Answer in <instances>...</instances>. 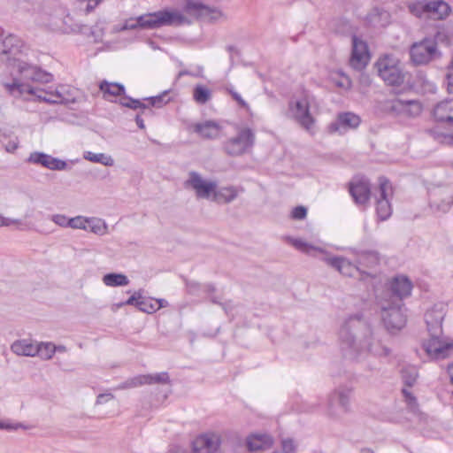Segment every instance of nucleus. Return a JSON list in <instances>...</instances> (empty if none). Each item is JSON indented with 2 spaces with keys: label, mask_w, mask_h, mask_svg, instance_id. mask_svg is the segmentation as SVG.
Returning <instances> with one entry per match:
<instances>
[{
  "label": "nucleus",
  "mask_w": 453,
  "mask_h": 453,
  "mask_svg": "<svg viewBox=\"0 0 453 453\" xmlns=\"http://www.w3.org/2000/svg\"><path fill=\"white\" fill-rule=\"evenodd\" d=\"M26 44L18 35L5 31L0 27V61L10 67L12 81L4 84L6 91L14 97L31 99L50 104H64L65 99L56 90L49 92L39 88L35 84L50 83L53 74L42 67L22 59Z\"/></svg>",
  "instance_id": "obj_1"
},
{
  "label": "nucleus",
  "mask_w": 453,
  "mask_h": 453,
  "mask_svg": "<svg viewBox=\"0 0 453 453\" xmlns=\"http://www.w3.org/2000/svg\"><path fill=\"white\" fill-rule=\"evenodd\" d=\"M341 349L345 358L357 360L362 354L386 357L391 353L380 334L374 331L363 314L349 316L339 332Z\"/></svg>",
  "instance_id": "obj_2"
},
{
  "label": "nucleus",
  "mask_w": 453,
  "mask_h": 453,
  "mask_svg": "<svg viewBox=\"0 0 453 453\" xmlns=\"http://www.w3.org/2000/svg\"><path fill=\"white\" fill-rule=\"evenodd\" d=\"M447 306L443 303H435L425 313V322L430 338L423 342V349L433 359H444L453 351V340L442 337V322L446 316Z\"/></svg>",
  "instance_id": "obj_3"
},
{
  "label": "nucleus",
  "mask_w": 453,
  "mask_h": 453,
  "mask_svg": "<svg viewBox=\"0 0 453 453\" xmlns=\"http://www.w3.org/2000/svg\"><path fill=\"white\" fill-rule=\"evenodd\" d=\"M433 126L425 128L424 133L434 142L449 144L453 142V99H443L430 109Z\"/></svg>",
  "instance_id": "obj_4"
},
{
  "label": "nucleus",
  "mask_w": 453,
  "mask_h": 453,
  "mask_svg": "<svg viewBox=\"0 0 453 453\" xmlns=\"http://www.w3.org/2000/svg\"><path fill=\"white\" fill-rule=\"evenodd\" d=\"M378 304L382 311L383 324L390 334H395L406 326L407 315L403 303L378 297Z\"/></svg>",
  "instance_id": "obj_5"
},
{
  "label": "nucleus",
  "mask_w": 453,
  "mask_h": 453,
  "mask_svg": "<svg viewBox=\"0 0 453 453\" xmlns=\"http://www.w3.org/2000/svg\"><path fill=\"white\" fill-rule=\"evenodd\" d=\"M236 135L222 142V150L229 157H241L251 152L256 143L255 131L248 127H237Z\"/></svg>",
  "instance_id": "obj_6"
},
{
  "label": "nucleus",
  "mask_w": 453,
  "mask_h": 453,
  "mask_svg": "<svg viewBox=\"0 0 453 453\" xmlns=\"http://www.w3.org/2000/svg\"><path fill=\"white\" fill-rule=\"evenodd\" d=\"M376 67L379 76L389 86H400L403 83L405 75L400 61L390 55H385L378 59Z\"/></svg>",
  "instance_id": "obj_7"
},
{
  "label": "nucleus",
  "mask_w": 453,
  "mask_h": 453,
  "mask_svg": "<svg viewBox=\"0 0 453 453\" xmlns=\"http://www.w3.org/2000/svg\"><path fill=\"white\" fill-rule=\"evenodd\" d=\"M288 115L303 128L310 132L314 124L315 119L310 111V103L306 97L298 100H290L288 108Z\"/></svg>",
  "instance_id": "obj_8"
},
{
  "label": "nucleus",
  "mask_w": 453,
  "mask_h": 453,
  "mask_svg": "<svg viewBox=\"0 0 453 453\" xmlns=\"http://www.w3.org/2000/svg\"><path fill=\"white\" fill-rule=\"evenodd\" d=\"M393 195V188L390 181L384 176L379 178V189L376 198V214L380 221L387 220L392 214L390 197Z\"/></svg>",
  "instance_id": "obj_9"
},
{
  "label": "nucleus",
  "mask_w": 453,
  "mask_h": 453,
  "mask_svg": "<svg viewBox=\"0 0 453 453\" xmlns=\"http://www.w3.org/2000/svg\"><path fill=\"white\" fill-rule=\"evenodd\" d=\"M438 54L435 40L427 37L418 42L413 43L410 49L411 59L417 65L428 64L434 59Z\"/></svg>",
  "instance_id": "obj_10"
},
{
  "label": "nucleus",
  "mask_w": 453,
  "mask_h": 453,
  "mask_svg": "<svg viewBox=\"0 0 453 453\" xmlns=\"http://www.w3.org/2000/svg\"><path fill=\"white\" fill-rule=\"evenodd\" d=\"M412 288V283L409 278L397 275L388 281L387 289L381 297L388 298L389 301L403 303L404 298L411 296Z\"/></svg>",
  "instance_id": "obj_11"
},
{
  "label": "nucleus",
  "mask_w": 453,
  "mask_h": 453,
  "mask_svg": "<svg viewBox=\"0 0 453 453\" xmlns=\"http://www.w3.org/2000/svg\"><path fill=\"white\" fill-rule=\"evenodd\" d=\"M323 261L328 265L336 269L340 273L348 277H355L359 275L361 279L365 276H372L371 272L363 270L359 267L357 263H352L349 259L340 256L329 257L326 256L323 258Z\"/></svg>",
  "instance_id": "obj_12"
},
{
  "label": "nucleus",
  "mask_w": 453,
  "mask_h": 453,
  "mask_svg": "<svg viewBox=\"0 0 453 453\" xmlns=\"http://www.w3.org/2000/svg\"><path fill=\"white\" fill-rule=\"evenodd\" d=\"M361 119L358 115L351 111L339 112L334 121L331 122L326 129L330 134H338L342 135L349 130L359 127Z\"/></svg>",
  "instance_id": "obj_13"
},
{
  "label": "nucleus",
  "mask_w": 453,
  "mask_h": 453,
  "mask_svg": "<svg viewBox=\"0 0 453 453\" xmlns=\"http://www.w3.org/2000/svg\"><path fill=\"white\" fill-rule=\"evenodd\" d=\"M153 29L165 26L179 27L184 24H190V21L177 10H160L151 12Z\"/></svg>",
  "instance_id": "obj_14"
},
{
  "label": "nucleus",
  "mask_w": 453,
  "mask_h": 453,
  "mask_svg": "<svg viewBox=\"0 0 453 453\" xmlns=\"http://www.w3.org/2000/svg\"><path fill=\"white\" fill-rule=\"evenodd\" d=\"M185 188H192L196 191L197 198H210L211 195H215L217 184L214 181H205L201 175L191 171L188 173V179L184 182Z\"/></svg>",
  "instance_id": "obj_15"
},
{
  "label": "nucleus",
  "mask_w": 453,
  "mask_h": 453,
  "mask_svg": "<svg viewBox=\"0 0 453 453\" xmlns=\"http://www.w3.org/2000/svg\"><path fill=\"white\" fill-rule=\"evenodd\" d=\"M370 60V53L367 43L357 36L352 35V50L349 59L350 65L360 70L367 65Z\"/></svg>",
  "instance_id": "obj_16"
},
{
  "label": "nucleus",
  "mask_w": 453,
  "mask_h": 453,
  "mask_svg": "<svg viewBox=\"0 0 453 453\" xmlns=\"http://www.w3.org/2000/svg\"><path fill=\"white\" fill-rule=\"evenodd\" d=\"M351 389L338 388L330 394L327 403V411L331 416H337L336 408L346 413L349 411V398Z\"/></svg>",
  "instance_id": "obj_17"
},
{
  "label": "nucleus",
  "mask_w": 453,
  "mask_h": 453,
  "mask_svg": "<svg viewBox=\"0 0 453 453\" xmlns=\"http://www.w3.org/2000/svg\"><path fill=\"white\" fill-rule=\"evenodd\" d=\"M349 192L355 203L365 205L371 197V184L365 178H358L349 182Z\"/></svg>",
  "instance_id": "obj_18"
},
{
  "label": "nucleus",
  "mask_w": 453,
  "mask_h": 453,
  "mask_svg": "<svg viewBox=\"0 0 453 453\" xmlns=\"http://www.w3.org/2000/svg\"><path fill=\"white\" fill-rule=\"evenodd\" d=\"M219 445L220 438L218 434H200L192 442V453H215Z\"/></svg>",
  "instance_id": "obj_19"
},
{
  "label": "nucleus",
  "mask_w": 453,
  "mask_h": 453,
  "mask_svg": "<svg viewBox=\"0 0 453 453\" xmlns=\"http://www.w3.org/2000/svg\"><path fill=\"white\" fill-rule=\"evenodd\" d=\"M170 377L167 372H162L155 374L138 375L127 380L120 386V388H135L142 385L151 384H168Z\"/></svg>",
  "instance_id": "obj_20"
},
{
  "label": "nucleus",
  "mask_w": 453,
  "mask_h": 453,
  "mask_svg": "<svg viewBox=\"0 0 453 453\" xmlns=\"http://www.w3.org/2000/svg\"><path fill=\"white\" fill-rule=\"evenodd\" d=\"M27 161L53 171H62L67 167L65 161L39 151L30 153Z\"/></svg>",
  "instance_id": "obj_21"
},
{
  "label": "nucleus",
  "mask_w": 453,
  "mask_h": 453,
  "mask_svg": "<svg viewBox=\"0 0 453 453\" xmlns=\"http://www.w3.org/2000/svg\"><path fill=\"white\" fill-rule=\"evenodd\" d=\"M402 99L392 98L380 100L376 103L375 111L382 116L400 117Z\"/></svg>",
  "instance_id": "obj_22"
},
{
  "label": "nucleus",
  "mask_w": 453,
  "mask_h": 453,
  "mask_svg": "<svg viewBox=\"0 0 453 453\" xmlns=\"http://www.w3.org/2000/svg\"><path fill=\"white\" fill-rule=\"evenodd\" d=\"M183 12L194 18L203 19L209 17L211 13H215L218 11L202 3L187 0L183 6Z\"/></svg>",
  "instance_id": "obj_23"
},
{
  "label": "nucleus",
  "mask_w": 453,
  "mask_h": 453,
  "mask_svg": "<svg viewBox=\"0 0 453 453\" xmlns=\"http://www.w3.org/2000/svg\"><path fill=\"white\" fill-rule=\"evenodd\" d=\"M221 127L214 120H206L194 125V132L204 139L213 140L218 138Z\"/></svg>",
  "instance_id": "obj_24"
},
{
  "label": "nucleus",
  "mask_w": 453,
  "mask_h": 453,
  "mask_svg": "<svg viewBox=\"0 0 453 453\" xmlns=\"http://www.w3.org/2000/svg\"><path fill=\"white\" fill-rule=\"evenodd\" d=\"M356 263L363 270L372 269L380 264V254L375 250L356 252Z\"/></svg>",
  "instance_id": "obj_25"
},
{
  "label": "nucleus",
  "mask_w": 453,
  "mask_h": 453,
  "mask_svg": "<svg viewBox=\"0 0 453 453\" xmlns=\"http://www.w3.org/2000/svg\"><path fill=\"white\" fill-rule=\"evenodd\" d=\"M273 440L271 435L251 434L247 438V447L250 452L269 449L273 445Z\"/></svg>",
  "instance_id": "obj_26"
},
{
  "label": "nucleus",
  "mask_w": 453,
  "mask_h": 453,
  "mask_svg": "<svg viewBox=\"0 0 453 453\" xmlns=\"http://www.w3.org/2000/svg\"><path fill=\"white\" fill-rule=\"evenodd\" d=\"M451 9L450 6L442 0H429V9L427 19L441 20L446 19Z\"/></svg>",
  "instance_id": "obj_27"
},
{
  "label": "nucleus",
  "mask_w": 453,
  "mask_h": 453,
  "mask_svg": "<svg viewBox=\"0 0 453 453\" xmlns=\"http://www.w3.org/2000/svg\"><path fill=\"white\" fill-rule=\"evenodd\" d=\"M138 28L153 29L151 12L125 20L121 30H134Z\"/></svg>",
  "instance_id": "obj_28"
},
{
  "label": "nucleus",
  "mask_w": 453,
  "mask_h": 453,
  "mask_svg": "<svg viewBox=\"0 0 453 453\" xmlns=\"http://www.w3.org/2000/svg\"><path fill=\"white\" fill-rule=\"evenodd\" d=\"M11 350L18 356L35 357L38 352L37 344L30 340H17L11 345Z\"/></svg>",
  "instance_id": "obj_29"
},
{
  "label": "nucleus",
  "mask_w": 453,
  "mask_h": 453,
  "mask_svg": "<svg viewBox=\"0 0 453 453\" xmlns=\"http://www.w3.org/2000/svg\"><path fill=\"white\" fill-rule=\"evenodd\" d=\"M99 88L103 92V97L105 100H110L111 96H118L125 94V87L119 83L104 81L100 83Z\"/></svg>",
  "instance_id": "obj_30"
},
{
  "label": "nucleus",
  "mask_w": 453,
  "mask_h": 453,
  "mask_svg": "<svg viewBox=\"0 0 453 453\" xmlns=\"http://www.w3.org/2000/svg\"><path fill=\"white\" fill-rule=\"evenodd\" d=\"M408 11L417 18H427L429 0H415L407 4Z\"/></svg>",
  "instance_id": "obj_31"
},
{
  "label": "nucleus",
  "mask_w": 453,
  "mask_h": 453,
  "mask_svg": "<svg viewBox=\"0 0 453 453\" xmlns=\"http://www.w3.org/2000/svg\"><path fill=\"white\" fill-rule=\"evenodd\" d=\"M423 107L418 100H402L401 116L415 118L420 115Z\"/></svg>",
  "instance_id": "obj_32"
},
{
  "label": "nucleus",
  "mask_w": 453,
  "mask_h": 453,
  "mask_svg": "<svg viewBox=\"0 0 453 453\" xmlns=\"http://www.w3.org/2000/svg\"><path fill=\"white\" fill-rule=\"evenodd\" d=\"M237 196L238 191L235 187H224L218 190H215L213 200L219 203H229L232 201H234L237 197Z\"/></svg>",
  "instance_id": "obj_33"
},
{
  "label": "nucleus",
  "mask_w": 453,
  "mask_h": 453,
  "mask_svg": "<svg viewBox=\"0 0 453 453\" xmlns=\"http://www.w3.org/2000/svg\"><path fill=\"white\" fill-rule=\"evenodd\" d=\"M369 21L374 27H386L390 22V14L388 12L375 8L369 14Z\"/></svg>",
  "instance_id": "obj_34"
},
{
  "label": "nucleus",
  "mask_w": 453,
  "mask_h": 453,
  "mask_svg": "<svg viewBox=\"0 0 453 453\" xmlns=\"http://www.w3.org/2000/svg\"><path fill=\"white\" fill-rule=\"evenodd\" d=\"M172 93L171 89H167L163 91L161 94L144 98V101H147V104L150 107H156V108H162L163 106L166 105L169 102L173 100V98L170 96V94Z\"/></svg>",
  "instance_id": "obj_35"
},
{
  "label": "nucleus",
  "mask_w": 453,
  "mask_h": 453,
  "mask_svg": "<svg viewBox=\"0 0 453 453\" xmlns=\"http://www.w3.org/2000/svg\"><path fill=\"white\" fill-rule=\"evenodd\" d=\"M103 282L108 287H122L127 286L129 280L125 274L111 273L104 275Z\"/></svg>",
  "instance_id": "obj_36"
},
{
  "label": "nucleus",
  "mask_w": 453,
  "mask_h": 453,
  "mask_svg": "<svg viewBox=\"0 0 453 453\" xmlns=\"http://www.w3.org/2000/svg\"><path fill=\"white\" fill-rule=\"evenodd\" d=\"M83 157L93 163H100L105 166H112L114 160L111 156L104 153H94L91 151H85Z\"/></svg>",
  "instance_id": "obj_37"
},
{
  "label": "nucleus",
  "mask_w": 453,
  "mask_h": 453,
  "mask_svg": "<svg viewBox=\"0 0 453 453\" xmlns=\"http://www.w3.org/2000/svg\"><path fill=\"white\" fill-rule=\"evenodd\" d=\"M88 231H90L98 235H104L107 233V224L105 221L99 218H88Z\"/></svg>",
  "instance_id": "obj_38"
},
{
  "label": "nucleus",
  "mask_w": 453,
  "mask_h": 453,
  "mask_svg": "<svg viewBox=\"0 0 453 453\" xmlns=\"http://www.w3.org/2000/svg\"><path fill=\"white\" fill-rule=\"evenodd\" d=\"M402 394L404 397V402L406 403L408 411L415 415L419 414L420 410L417 397L407 388H403Z\"/></svg>",
  "instance_id": "obj_39"
},
{
  "label": "nucleus",
  "mask_w": 453,
  "mask_h": 453,
  "mask_svg": "<svg viewBox=\"0 0 453 453\" xmlns=\"http://www.w3.org/2000/svg\"><path fill=\"white\" fill-rule=\"evenodd\" d=\"M193 97L197 104H204L211 99V92L203 85H196L194 88Z\"/></svg>",
  "instance_id": "obj_40"
},
{
  "label": "nucleus",
  "mask_w": 453,
  "mask_h": 453,
  "mask_svg": "<svg viewBox=\"0 0 453 453\" xmlns=\"http://www.w3.org/2000/svg\"><path fill=\"white\" fill-rule=\"evenodd\" d=\"M137 309L142 312L151 314L157 311L156 306V299L151 297H144L141 295L137 303Z\"/></svg>",
  "instance_id": "obj_41"
},
{
  "label": "nucleus",
  "mask_w": 453,
  "mask_h": 453,
  "mask_svg": "<svg viewBox=\"0 0 453 453\" xmlns=\"http://www.w3.org/2000/svg\"><path fill=\"white\" fill-rule=\"evenodd\" d=\"M37 347L38 352L36 353V355H38L41 358L44 360L50 359L56 352V345H54L51 342H42L40 344H37Z\"/></svg>",
  "instance_id": "obj_42"
},
{
  "label": "nucleus",
  "mask_w": 453,
  "mask_h": 453,
  "mask_svg": "<svg viewBox=\"0 0 453 453\" xmlns=\"http://www.w3.org/2000/svg\"><path fill=\"white\" fill-rule=\"evenodd\" d=\"M402 379L405 386L412 387L418 379V372L413 367H407L402 370Z\"/></svg>",
  "instance_id": "obj_43"
},
{
  "label": "nucleus",
  "mask_w": 453,
  "mask_h": 453,
  "mask_svg": "<svg viewBox=\"0 0 453 453\" xmlns=\"http://www.w3.org/2000/svg\"><path fill=\"white\" fill-rule=\"evenodd\" d=\"M88 218L83 216H76L70 218L69 227L73 229H81L88 231Z\"/></svg>",
  "instance_id": "obj_44"
},
{
  "label": "nucleus",
  "mask_w": 453,
  "mask_h": 453,
  "mask_svg": "<svg viewBox=\"0 0 453 453\" xmlns=\"http://www.w3.org/2000/svg\"><path fill=\"white\" fill-rule=\"evenodd\" d=\"M292 244L294 245L295 248L305 253H310L311 250H318L321 253L325 252L322 249L315 248L299 239L293 240Z\"/></svg>",
  "instance_id": "obj_45"
},
{
  "label": "nucleus",
  "mask_w": 453,
  "mask_h": 453,
  "mask_svg": "<svg viewBox=\"0 0 453 453\" xmlns=\"http://www.w3.org/2000/svg\"><path fill=\"white\" fill-rule=\"evenodd\" d=\"M51 220L59 226L69 227L70 219L64 214H54Z\"/></svg>",
  "instance_id": "obj_46"
},
{
  "label": "nucleus",
  "mask_w": 453,
  "mask_h": 453,
  "mask_svg": "<svg viewBox=\"0 0 453 453\" xmlns=\"http://www.w3.org/2000/svg\"><path fill=\"white\" fill-rule=\"evenodd\" d=\"M124 107H127L133 110H145L149 108V105L147 104V101H144V99L141 101L139 99L133 98L130 104L124 103Z\"/></svg>",
  "instance_id": "obj_47"
},
{
  "label": "nucleus",
  "mask_w": 453,
  "mask_h": 453,
  "mask_svg": "<svg viewBox=\"0 0 453 453\" xmlns=\"http://www.w3.org/2000/svg\"><path fill=\"white\" fill-rule=\"evenodd\" d=\"M350 30H351V26H350V23L349 22V20H347L345 19H339L337 20L336 31L338 33L346 34V33H349Z\"/></svg>",
  "instance_id": "obj_48"
},
{
  "label": "nucleus",
  "mask_w": 453,
  "mask_h": 453,
  "mask_svg": "<svg viewBox=\"0 0 453 453\" xmlns=\"http://www.w3.org/2000/svg\"><path fill=\"white\" fill-rule=\"evenodd\" d=\"M226 91L231 95L232 98L236 101V103L239 104L242 108H248V104L245 100L242 99L241 95L237 93L233 88H227Z\"/></svg>",
  "instance_id": "obj_49"
},
{
  "label": "nucleus",
  "mask_w": 453,
  "mask_h": 453,
  "mask_svg": "<svg viewBox=\"0 0 453 453\" xmlns=\"http://www.w3.org/2000/svg\"><path fill=\"white\" fill-rule=\"evenodd\" d=\"M142 290L134 292L133 296H131L127 301L121 302L117 304L118 307H122L124 305H134L137 308L138 301L140 300Z\"/></svg>",
  "instance_id": "obj_50"
},
{
  "label": "nucleus",
  "mask_w": 453,
  "mask_h": 453,
  "mask_svg": "<svg viewBox=\"0 0 453 453\" xmlns=\"http://www.w3.org/2000/svg\"><path fill=\"white\" fill-rule=\"evenodd\" d=\"M307 215V209L304 206L299 205L293 209L291 217L294 219H303Z\"/></svg>",
  "instance_id": "obj_51"
},
{
  "label": "nucleus",
  "mask_w": 453,
  "mask_h": 453,
  "mask_svg": "<svg viewBox=\"0 0 453 453\" xmlns=\"http://www.w3.org/2000/svg\"><path fill=\"white\" fill-rule=\"evenodd\" d=\"M19 428H25V426L21 423L12 424L5 420H0V430L13 431Z\"/></svg>",
  "instance_id": "obj_52"
},
{
  "label": "nucleus",
  "mask_w": 453,
  "mask_h": 453,
  "mask_svg": "<svg viewBox=\"0 0 453 453\" xmlns=\"http://www.w3.org/2000/svg\"><path fill=\"white\" fill-rule=\"evenodd\" d=\"M203 285V284H201L195 280H190L186 283L187 289H188V293L191 295H196L199 291H202Z\"/></svg>",
  "instance_id": "obj_53"
},
{
  "label": "nucleus",
  "mask_w": 453,
  "mask_h": 453,
  "mask_svg": "<svg viewBox=\"0 0 453 453\" xmlns=\"http://www.w3.org/2000/svg\"><path fill=\"white\" fill-rule=\"evenodd\" d=\"M282 451L284 453H294L296 450V445L294 441L291 439H284L281 441Z\"/></svg>",
  "instance_id": "obj_54"
},
{
  "label": "nucleus",
  "mask_w": 453,
  "mask_h": 453,
  "mask_svg": "<svg viewBox=\"0 0 453 453\" xmlns=\"http://www.w3.org/2000/svg\"><path fill=\"white\" fill-rule=\"evenodd\" d=\"M445 86L449 94H453V73H449L445 78Z\"/></svg>",
  "instance_id": "obj_55"
},
{
  "label": "nucleus",
  "mask_w": 453,
  "mask_h": 453,
  "mask_svg": "<svg viewBox=\"0 0 453 453\" xmlns=\"http://www.w3.org/2000/svg\"><path fill=\"white\" fill-rule=\"evenodd\" d=\"M112 398H113V395L111 394H100L96 398V403L102 404Z\"/></svg>",
  "instance_id": "obj_56"
},
{
  "label": "nucleus",
  "mask_w": 453,
  "mask_h": 453,
  "mask_svg": "<svg viewBox=\"0 0 453 453\" xmlns=\"http://www.w3.org/2000/svg\"><path fill=\"white\" fill-rule=\"evenodd\" d=\"M19 220L17 219H9V218H4V217H0V226H11L12 224H16L18 223Z\"/></svg>",
  "instance_id": "obj_57"
},
{
  "label": "nucleus",
  "mask_w": 453,
  "mask_h": 453,
  "mask_svg": "<svg viewBox=\"0 0 453 453\" xmlns=\"http://www.w3.org/2000/svg\"><path fill=\"white\" fill-rule=\"evenodd\" d=\"M216 288L213 284L211 283H206L203 285L202 291L207 294H211L215 292Z\"/></svg>",
  "instance_id": "obj_58"
},
{
  "label": "nucleus",
  "mask_w": 453,
  "mask_h": 453,
  "mask_svg": "<svg viewBox=\"0 0 453 453\" xmlns=\"http://www.w3.org/2000/svg\"><path fill=\"white\" fill-rule=\"evenodd\" d=\"M6 150L8 152H13L18 149V142L17 141H12L9 142V143L5 147Z\"/></svg>",
  "instance_id": "obj_59"
},
{
  "label": "nucleus",
  "mask_w": 453,
  "mask_h": 453,
  "mask_svg": "<svg viewBox=\"0 0 453 453\" xmlns=\"http://www.w3.org/2000/svg\"><path fill=\"white\" fill-rule=\"evenodd\" d=\"M134 120H135V123L137 125V127L140 128V129H144L145 128V125H144V121L141 116V114H136L135 118H134Z\"/></svg>",
  "instance_id": "obj_60"
},
{
  "label": "nucleus",
  "mask_w": 453,
  "mask_h": 453,
  "mask_svg": "<svg viewBox=\"0 0 453 453\" xmlns=\"http://www.w3.org/2000/svg\"><path fill=\"white\" fill-rule=\"evenodd\" d=\"M122 96L120 97L119 99V104L121 106H124V103L127 104H130L133 97L129 96H126L125 94L124 95H121Z\"/></svg>",
  "instance_id": "obj_61"
},
{
  "label": "nucleus",
  "mask_w": 453,
  "mask_h": 453,
  "mask_svg": "<svg viewBox=\"0 0 453 453\" xmlns=\"http://www.w3.org/2000/svg\"><path fill=\"white\" fill-rule=\"evenodd\" d=\"M168 305V302L165 299L159 298L156 299V306H157V311L160 308L166 307Z\"/></svg>",
  "instance_id": "obj_62"
},
{
  "label": "nucleus",
  "mask_w": 453,
  "mask_h": 453,
  "mask_svg": "<svg viewBox=\"0 0 453 453\" xmlns=\"http://www.w3.org/2000/svg\"><path fill=\"white\" fill-rule=\"evenodd\" d=\"M192 73L188 71V70H181L179 72L178 75H177V78L180 79V77L182 76H185V75H191Z\"/></svg>",
  "instance_id": "obj_63"
},
{
  "label": "nucleus",
  "mask_w": 453,
  "mask_h": 453,
  "mask_svg": "<svg viewBox=\"0 0 453 453\" xmlns=\"http://www.w3.org/2000/svg\"><path fill=\"white\" fill-rule=\"evenodd\" d=\"M66 350L65 347L63 345L56 346V351L65 352Z\"/></svg>",
  "instance_id": "obj_64"
}]
</instances>
